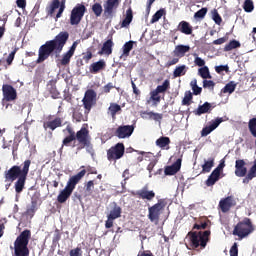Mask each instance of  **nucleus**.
<instances>
[{
  "mask_svg": "<svg viewBox=\"0 0 256 256\" xmlns=\"http://www.w3.org/2000/svg\"><path fill=\"white\" fill-rule=\"evenodd\" d=\"M67 131L68 135L63 139L61 149L64 147H76V151H81L82 149H93L91 144V136L89 135V129L82 127L79 131L75 132L71 125H67L63 133Z\"/></svg>",
  "mask_w": 256,
  "mask_h": 256,
  "instance_id": "1",
  "label": "nucleus"
},
{
  "mask_svg": "<svg viewBox=\"0 0 256 256\" xmlns=\"http://www.w3.org/2000/svg\"><path fill=\"white\" fill-rule=\"evenodd\" d=\"M67 41H69V32L67 31H62L58 33L53 40L46 41L38 50L36 63L39 64L47 61V58L51 57V55L59 57L63 51V47L67 45Z\"/></svg>",
  "mask_w": 256,
  "mask_h": 256,
  "instance_id": "2",
  "label": "nucleus"
},
{
  "mask_svg": "<svg viewBox=\"0 0 256 256\" xmlns=\"http://www.w3.org/2000/svg\"><path fill=\"white\" fill-rule=\"evenodd\" d=\"M82 103L84 107V115L81 108H74L72 111V119L74 123H81L89 119V113H91V110L97 105V92L93 89L86 90Z\"/></svg>",
  "mask_w": 256,
  "mask_h": 256,
  "instance_id": "3",
  "label": "nucleus"
},
{
  "mask_svg": "<svg viewBox=\"0 0 256 256\" xmlns=\"http://www.w3.org/2000/svg\"><path fill=\"white\" fill-rule=\"evenodd\" d=\"M211 237V230L205 231H190L187 234L188 239L187 249L192 251H203L207 247Z\"/></svg>",
  "mask_w": 256,
  "mask_h": 256,
  "instance_id": "4",
  "label": "nucleus"
},
{
  "mask_svg": "<svg viewBox=\"0 0 256 256\" xmlns=\"http://www.w3.org/2000/svg\"><path fill=\"white\" fill-rule=\"evenodd\" d=\"M85 169L78 172L76 175L69 178L65 188L60 191V193L57 196L58 203H66L69 197L73 195V191H75V187H77V184L79 181H81L82 178L85 177Z\"/></svg>",
  "mask_w": 256,
  "mask_h": 256,
  "instance_id": "5",
  "label": "nucleus"
},
{
  "mask_svg": "<svg viewBox=\"0 0 256 256\" xmlns=\"http://www.w3.org/2000/svg\"><path fill=\"white\" fill-rule=\"evenodd\" d=\"M245 165H247L245 163V160L243 159L236 160L235 175L236 177H245L243 179V183L245 185H248V183L250 181H253V179H255L256 177V159L254 160L253 165L249 169L248 173H247V167H245Z\"/></svg>",
  "mask_w": 256,
  "mask_h": 256,
  "instance_id": "6",
  "label": "nucleus"
},
{
  "mask_svg": "<svg viewBox=\"0 0 256 256\" xmlns=\"http://www.w3.org/2000/svg\"><path fill=\"white\" fill-rule=\"evenodd\" d=\"M31 239V230H24L14 242V256H29V240Z\"/></svg>",
  "mask_w": 256,
  "mask_h": 256,
  "instance_id": "7",
  "label": "nucleus"
},
{
  "mask_svg": "<svg viewBox=\"0 0 256 256\" xmlns=\"http://www.w3.org/2000/svg\"><path fill=\"white\" fill-rule=\"evenodd\" d=\"M29 167H31V160H25L22 168L18 165L12 166L9 170L4 172L5 181L13 183V181H17L20 177L29 175Z\"/></svg>",
  "mask_w": 256,
  "mask_h": 256,
  "instance_id": "8",
  "label": "nucleus"
},
{
  "mask_svg": "<svg viewBox=\"0 0 256 256\" xmlns=\"http://www.w3.org/2000/svg\"><path fill=\"white\" fill-rule=\"evenodd\" d=\"M253 231H255V225H253V221H251L250 218L246 217L236 224L232 235L239 237V239H245V237H249Z\"/></svg>",
  "mask_w": 256,
  "mask_h": 256,
  "instance_id": "9",
  "label": "nucleus"
},
{
  "mask_svg": "<svg viewBox=\"0 0 256 256\" xmlns=\"http://www.w3.org/2000/svg\"><path fill=\"white\" fill-rule=\"evenodd\" d=\"M165 207H167V202L160 199L156 204L148 208V219L151 223H159V219H161V214L165 211Z\"/></svg>",
  "mask_w": 256,
  "mask_h": 256,
  "instance_id": "10",
  "label": "nucleus"
},
{
  "mask_svg": "<svg viewBox=\"0 0 256 256\" xmlns=\"http://www.w3.org/2000/svg\"><path fill=\"white\" fill-rule=\"evenodd\" d=\"M125 155V144L119 142L107 150L108 161H119Z\"/></svg>",
  "mask_w": 256,
  "mask_h": 256,
  "instance_id": "11",
  "label": "nucleus"
},
{
  "mask_svg": "<svg viewBox=\"0 0 256 256\" xmlns=\"http://www.w3.org/2000/svg\"><path fill=\"white\" fill-rule=\"evenodd\" d=\"M87 12V7L83 4H77L71 11L70 24L79 25Z\"/></svg>",
  "mask_w": 256,
  "mask_h": 256,
  "instance_id": "12",
  "label": "nucleus"
},
{
  "mask_svg": "<svg viewBox=\"0 0 256 256\" xmlns=\"http://www.w3.org/2000/svg\"><path fill=\"white\" fill-rule=\"evenodd\" d=\"M119 5H121V0H107L104 3V17L106 19H113V15L117 13Z\"/></svg>",
  "mask_w": 256,
  "mask_h": 256,
  "instance_id": "13",
  "label": "nucleus"
},
{
  "mask_svg": "<svg viewBox=\"0 0 256 256\" xmlns=\"http://www.w3.org/2000/svg\"><path fill=\"white\" fill-rule=\"evenodd\" d=\"M135 131V126L133 125H121L118 126L114 132L115 137L118 139H129Z\"/></svg>",
  "mask_w": 256,
  "mask_h": 256,
  "instance_id": "14",
  "label": "nucleus"
},
{
  "mask_svg": "<svg viewBox=\"0 0 256 256\" xmlns=\"http://www.w3.org/2000/svg\"><path fill=\"white\" fill-rule=\"evenodd\" d=\"M132 195L138 199H143V201H153L155 191L149 190V186L146 185L142 189L132 192Z\"/></svg>",
  "mask_w": 256,
  "mask_h": 256,
  "instance_id": "15",
  "label": "nucleus"
},
{
  "mask_svg": "<svg viewBox=\"0 0 256 256\" xmlns=\"http://www.w3.org/2000/svg\"><path fill=\"white\" fill-rule=\"evenodd\" d=\"M58 10V13L56 14V19H59L63 15V11H65V0H62L61 2L59 0H52L50 4V9L48 11L49 15H53L55 13V10Z\"/></svg>",
  "mask_w": 256,
  "mask_h": 256,
  "instance_id": "16",
  "label": "nucleus"
},
{
  "mask_svg": "<svg viewBox=\"0 0 256 256\" xmlns=\"http://www.w3.org/2000/svg\"><path fill=\"white\" fill-rule=\"evenodd\" d=\"M58 10V13L56 14V19H59L63 15V11H65V0H62L61 2L59 0H52L50 4V9L48 11L49 15H53L55 13V10Z\"/></svg>",
  "mask_w": 256,
  "mask_h": 256,
  "instance_id": "17",
  "label": "nucleus"
},
{
  "mask_svg": "<svg viewBox=\"0 0 256 256\" xmlns=\"http://www.w3.org/2000/svg\"><path fill=\"white\" fill-rule=\"evenodd\" d=\"M235 205H237V201L233 196L223 198L219 202V207L222 213H229V211H231V207H235Z\"/></svg>",
  "mask_w": 256,
  "mask_h": 256,
  "instance_id": "18",
  "label": "nucleus"
},
{
  "mask_svg": "<svg viewBox=\"0 0 256 256\" xmlns=\"http://www.w3.org/2000/svg\"><path fill=\"white\" fill-rule=\"evenodd\" d=\"M2 93L5 101H15L17 99V90L12 85L4 84L2 86Z\"/></svg>",
  "mask_w": 256,
  "mask_h": 256,
  "instance_id": "19",
  "label": "nucleus"
},
{
  "mask_svg": "<svg viewBox=\"0 0 256 256\" xmlns=\"http://www.w3.org/2000/svg\"><path fill=\"white\" fill-rule=\"evenodd\" d=\"M221 123H223V118L218 117L215 120H212L210 125L201 130V137H207V135L213 133V131H215V129H217Z\"/></svg>",
  "mask_w": 256,
  "mask_h": 256,
  "instance_id": "20",
  "label": "nucleus"
},
{
  "mask_svg": "<svg viewBox=\"0 0 256 256\" xmlns=\"http://www.w3.org/2000/svg\"><path fill=\"white\" fill-rule=\"evenodd\" d=\"M181 158H178L171 166H166L164 173L165 175H177L181 171Z\"/></svg>",
  "mask_w": 256,
  "mask_h": 256,
  "instance_id": "21",
  "label": "nucleus"
},
{
  "mask_svg": "<svg viewBox=\"0 0 256 256\" xmlns=\"http://www.w3.org/2000/svg\"><path fill=\"white\" fill-rule=\"evenodd\" d=\"M115 46V43L113 42V38H110L106 40L101 50L98 52V55H111L113 53V47Z\"/></svg>",
  "mask_w": 256,
  "mask_h": 256,
  "instance_id": "22",
  "label": "nucleus"
},
{
  "mask_svg": "<svg viewBox=\"0 0 256 256\" xmlns=\"http://www.w3.org/2000/svg\"><path fill=\"white\" fill-rule=\"evenodd\" d=\"M63 125V120H61L60 117H56L54 120L46 121L43 123V127L45 131L47 129H50L51 131H55L58 127H62Z\"/></svg>",
  "mask_w": 256,
  "mask_h": 256,
  "instance_id": "23",
  "label": "nucleus"
},
{
  "mask_svg": "<svg viewBox=\"0 0 256 256\" xmlns=\"http://www.w3.org/2000/svg\"><path fill=\"white\" fill-rule=\"evenodd\" d=\"M155 144L156 147H159V149H162V151H169V149H171L169 146L171 145V138L162 136L156 140Z\"/></svg>",
  "mask_w": 256,
  "mask_h": 256,
  "instance_id": "24",
  "label": "nucleus"
},
{
  "mask_svg": "<svg viewBox=\"0 0 256 256\" xmlns=\"http://www.w3.org/2000/svg\"><path fill=\"white\" fill-rule=\"evenodd\" d=\"M177 31L184 35H193V26L187 21H181L177 26Z\"/></svg>",
  "mask_w": 256,
  "mask_h": 256,
  "instance_id": "25",
  "label": "nucleus"
},
{
  "mask_svg": "<svg viewBox=\"0 0 256 256\" xmlns=\"http://www.w3.org/2000/svg\"><path fill=\"white\" fill-rule=\"evenodd\" d=\"M47 91L50 93L52 99H61V93L57 90V84L51 80L47 84Z\"/></svg>",
  "mask_w": 256,
  "mask_h": 256,
  "instance_id": "26",
  "label": "nucleus"
},
{
  "mask_svg": "<svg viewBox=\"0 0 256 256\" xmlns=\"http://www.w3.org/2000/svg\"><path fill=\"white\" fill-rule=\"evenodd\" d=\"M106 67L107 63H105V60H99L90 65L89 71L95 75L99 73V71H103Z\"/></svg>",
  "mask_w": 256,
  "mask_h": 256,
  "instance_id": "27",
  "label": "nucleus"
},
{
  "mask_svg": "<svg viewBox=\"0 0 256 256\" xmlns=\"http://www.w3.org/2000/svg\"><path fill=\"white\" fill-rule=\"evenodd\" d=\"M2 149H11L13 157H17V151L19 150V142L15 140L4 142L2 145Z\"/></svg>",
  "mask_w": 256,
  "mask_h": 256,
  "instance_id": "28",
  "label": "nucleus"
},
{
  "mask_svg": "<svg viewBox=\"0 0 256 256\" xmlns=\"http://www.w3.org/2000/svg\"><path fill=\"white\" fill-rule=\"evenodd\" d=\"M221 179V174L216 170H213L212 173L208 176V179L205 181L207 187H213L217 181Z\"/></svg>",
  "mask_w": 256,
  "mask_h": 256,
  "instance_id": "29",
  "label": "nucleus"
},
{
  "mask_svg": "<svg viewBox=\"0 0 256 256\" xmlns=\"http://www.w3.org/2000/svg\"><path fill=\"white\" fill-rule=\"evenodd\" d=\"M135 42L133 41H128L126 42L123 47H122V54L120 56V59H124V61L127 59V57H129L131 51H133V44Z\"/></svg>",
  "mask_w": 256,
  "mask_h": 256,
  "instance_id": "30",
  "label": "nucleus"
},
{
  "mask_svg": "<svg viewBox=\"0 0 256 256\" xmlns=\"http://www.w3.org/2000/svg\"><path fill=\"white\" fill-rule=\"evenodd\" d=\"M27 182V176H22L17 179L14 184V189L16 193H23V189H25V183Z\"/></svg>",
  "mask_w": 256,
  "mask_h": 256,
  "instance_id": "31",
  "label": "nucleus"
},
{
  "mask_svg": "<svg viewBox=\"0 0 256 256\" xmlns=\"http://www.w3.org/2000/svg\"><path fill=\"white\" fill-rule=\"evenodd\" d=\"M191 47L187 45H177L174 49V55L176 57H185V53H189Z\"/></svg>",
  "mask_w": 256,
  "mask_h": 256,
  "instance_id": "32",
  "label": "nucleus"
},
{
  "mask_svg": "<svg viewBox=\"0 0 256 256\" xmlns=\"http://www.w3.org/2000/svg\"><path fill=\"white\" fill-rule=\"evenodd\" d=\"M121 213H122L121 206L117 205V203L114 202L113 208L107 217H109L110 219H114V220L119 219V217H121Z\"/></svg>",
  "mask_w": 256,
  "mask_h": 256,
  "instance_id": "33",
  "label": "nucleus"
},
{
  "mask_svg": "<svg viewBox=\"0 0 256 256\" xmlns=\"http://www.w3.org/2000/svg\"><path fill=\"white\" fill-rule=\"evenodd\" d=\"M121 111V105L117 103H110L108 113L111 115L112 119H117V113H121Z\"/></svg>",
  "mask_w": 256,
  "mask_h": 256,
  "instance_id": "34",
  "label": "nucleus"
},
{
  "mask_svg": "<svg viewBox=\"0 0 256 256\" xmlns=\"http://www.w3.org/2000/svg\"><path fill=\"white\" fill-rule=\"evenodd\" d=\"M215 167V158H208L202 165L201 173H211V169Z\"/></svg>",
  "mask_w": 256,
  "mask_h": 256,
  "instance_id": "35",
  "label": "nucleus"
},
{
  "mask_svg": "<svg viewBox=\"0 0 256 256\" xmlns=\"http://www.w3.org/2000/svg\"><path fill=\"white\" fill-rule=\"evenodd\" d=\"M132 21H133V9L128 8L126 10V16L121 23V27H129V25H131Z\"/></svg>",
  "mask_w": 256,
  "mask_h": 256,
  "instance_id": "36",
  "label": "nucleus"
},
{
  "mask_svg": "<svg viewBox=\"0 0 256 256\" xmlns=\"http://www.w3.org/2000/svg\"><path fill=\"white\" fill-rule=\"evenodd\" d=\"M211 111V103L205 102L203 105H200L197 110H194V114L203 115Z\"/></svg>",
  "mask_w": 256,
  "mask_h": 256,
  "instance_id": "37",
  "label": "nucleus"
},
{
  "mask_svg": "<svg viewBox=\"0 0 256 256\" xmlns=\"http://www.w3.org/2000/svg\"><path fill=\"white\" fill-rule=\"evenodd\" d=\"M187 69L189 68H187L186 65L176 67L173 71V78L177 79V77H183V75H186Z\"/></svg>",
  "mask_w": 256,
  "mask_h": 256,
  "instance_id": "38",
  "label": "nucleus"
},
{
  "mask_svg": "<svg viewBox=\"0 0 256 256\" xmlns=\"http://www.w3.org/2000/svg\"><path fill=\"white\" fill-rule=\"evenodd\" d=\"M198 75L204 80L205 79H212L211 72L209 71L208 66H203L202 68H199L198 69Z\"/></svg>",
  "mask_w": 256,
  "mask_h": 256,
  "instance_id": "39",
  "label": "nucleus"
},
{
  "mask_svg": "<svg viewBox=\"0 0 256 256\" xmlns=\"http://www.w3.org/2000/svg\"><path fill=\"white\" fill-rule=\"evenodd\" d=\"M171 87V82L169 81V79H166L162 85H158L156 87V91L159 93H165V91H167V89H170Z\"/></svg>",
  "mask_w": 256,
  "mask_h": 256,
  "instance_id": "40",
  "label": "nucleus"
},
{
  "mask_svg": "<svg viewBox=\"0 0 256 256\" xmlns=\"http://www.w3.org/2000/svg\"><path fill=\"white\" fill-rule=\"evenodd\" d=\"M241 43L237 40H231L224 48V51H233V49H239Z\"/></svg>",
  "mask_w": 256,
  "mask_h": 256,
  "instance_id": "41",
  "label": "nucleus"
},
{
  "mask_svg": "<svg viewBox=\"0 0 256 256\" xmlns=\"http://www.w3.org/2000/svg\"><path fill=\"white\" fill-rule=\"evenodd\" d=\"M192 101H193V93H191V91H186L184 94V98L182 100V105H186L187 107H189Z\"/></svg>",
  "mask_w": 256,
  "mask_h": 256,
  "instance_id": "42",
  "label": "nucleus"
},
{
  "mask_svg": "<svg viewBox=\"0 0 256 256\" xmlns=\"http://www.w3.org/2000/svg\"><path fill=\"white\" fill-rule=\"evenodd\" d=\"M236 88H237V83H235L234 81H231L225 85V87L222 89V92L231 94V93H234Z\"/></svg>",
  "mask_w": 256,
  "mask_h": 256,
  "instance_id": "43",
  "label": "nucleus"
},
{
  "mask_svg": "<svg viewBox=\"0 0 256 256\" xmlns=\"http://www.w3.org/2000/svg\"><path fill=\"white\" fill-rule=\"evenodd\" d=\"M192 91H193V95H201L203 88L199 87V85H197V79H194L191 81L190 83Z\"/></svg>",
  "mask_w": 256,
  "mask_h": 256,
  "instance_id": "44",
  "label": "nucleus"
},
{
  "mask_svg": "<svg viewBox=\"0 0 256 256\" xmlns=\"http://www.w3.org/2000/svg\"><path fill=\"white\" fill-rule=\"evenodd\" d=\"M149 101H153L154 105H157L158 103H161V96L159 95V92L156 90H152L150 92V99Z\"/></svg>",
  "mask_w": 256,
  "mask_h": 256,
  "instance_id": "45",
  "label": "nucleus"
},
{
  "mask_svg": "<svg viewBox=\"0 0 256 256\" xmlns=\"http://www.w3.org/2000/svg\"><path fill=\"white\" fill-rule=\"evenodd\" d=\"M71 57H73V54L71 52L67 51L62 55V59L60 60L61 65H69L71 63Z\"/></svg>",
  "mask_w": 256,
  "mask_h": 256,
  "instance_id": "46",
  "label": "nucleus"
},
{
  "mask_svg": "<svg viewBox=\"0 0 256 256\" xmlns=\"http://www.w3.org/2000/svg\"><path fill=\"white\" fill-rule=\"evenodd\" d=\"M243 9L246 13H251L253 9H255V5L253 4V0H245Z\"/></svg>",
  "mask_w": 256,
  "mask_h": 256,
  "instance_id": "47",
  "label": "nucleus"
},
{
  "mask_svg": "<svg viewBox=\"0 0 256 256\" xmlns=\"http://www.w3.org/2000/svg\"><path fill=\"white\" fill-rule=\"evenodd\" d=\"M92 11L96 17H101V14L103 13V6H101L100 3H95L92 6Z\"/></svg>",
  "mask_w": 256,
  "mask_h": 256,
  "instance_id": "48",
  "label": "nucleus"
},
{
  "mask_svg": "<svg viewBox=\"0 0 256 256\" xmlns=\"http://www.w3.org/2000/svg\"><path fill=\"white\" fill-rule=\"evenodd\" d=\"M209 223H211V221L206 220V221H200V223H196L193 226V229H197V231H201V229H207V227H209Z\"/></svg>",
  "mask_w": 256,
  "mask_h": 256,
  "instance_id": "49",
  "label": "nucleus"
},
{
  "mask_svg": "<svg viewBox=\"0 0 256 256\" xmlns=\"http://www.w3.org/2000/svg\"><path fill=\"white\" fill-rule=\"evenodd\" d=\"M35 211H37V200H32L31 207L27 209L26 213L30 217H33V215H35Z\"/></svg>",
  "mask_w": 256,
  "mask_h": 256,
  "instance_id": "50",
  "label": "nucleus"
},
{
  "mask_svg": "<svg viewBox=\"0 0 256 256\" xmlns=\"http://www.w3.org/2000/svg\"><path fill=\"white\" fill-rule=\"evenodd\" d=\"M94 189H95V182L93 180L88 181L85 185V191L87 192V195H91Z\"/></svg>",
  "mask_w": 256,
  "mask_h": 256,
  "instance_id": "51",
  "label": "nucleus"
},
{
  "mask_svg": "<svg viewBox=\"0 0 256 256\" xmlns=\"http://www.w3.org/2000/svg\"><path fill=\"white\" fill-rule=\"evenodd\" d=\"M205 15H207V8H201L194 14V19H205Z\"/></svg>",
  "mask_w": 256,
  "mask_h": 256,
  "instance_id": "52",
  "label": "nucleus"
},
{
  "mask_svg": "<svg viewBox=\"0 0 256 256\" xmlns=\"http://www.w3.org/2000/svg\"><path fill=\"white\" fill-rule=\"evenodd\" d=\"M165 13V10L160 9L158 10L151 19V23H157V21H159V19H161V17H163V14Z\"/></svg>",
  "mask_w": 256,
  "mask_h": 256,
  "instance_id": "53",
  "label": "nucleus"
},
{
  "mask_svg": "<svg viewBox=\"0 0 256 256\" xmlns=\"http://www.w3.org/2000/svg\"><path fill=\"white\" fill-rule=\"evenodd\" d=\"M147 115L150 119H153L154 121L161 122V120L163 119V114H159L156 112H148Z\"/></svg>",
  "mask_w": 256,
  "mask_h": 256,
  "instance_id": "54",
  "label": "nucleus"
},
{
  "mask_svg": "<svg viewBox=\"0 0 256 256\" xmlns=\"http://www.w3.org/2000/svg\"><path fill=\"white\" fill-rule=\"evenodd\" d=\"M212 19L216 23V25H221V23H223V18H221V15H219V12H217V10H214Z\"/></svg>",
  "mask_w": 256,
  "mask_h": 256,
  "instance_id": "55",
  "label": "nucleus"
},
{
  "mask_svg": "<svg viewBox=\"0 0 256 256\" xmlns=\"http://www.w3.org/2000/svg\"><path fill=\"white\" fill-rule=\"evenodd\" d=\"M203 88L204 89H215V82L213 80H203Z\"/></svg>",
  "mask_w": 256,
  "mask_h": 256,
  "instance_id": "56",
  "label": "nucleus"
},
{
  "mask_svg": "<svg viewBox=\"0 0 256 256\" xmlns=\"http://www.w3.org/2000/svg\"><path fill=\"white\" fill-rule=\"evenodd\" d=\"M195 55V59H194V64L196 65V67H205V61L203 60V58L197 56V54Z\"/></svg>",
  "mask_w": 256,
  "mask_h": 256,
  "instance_id": "57",
  "label": "nucleus"
},
{
  "mask_svg": "<svg viewBox=\"0 0 256 256\" xmlns=\"http://www.w3.org/2000/svg\"><path fill=\"white\" fill-rule=\"evenodd\" d=\"M216 73L221 75L222 71H225L226 73H229V66L228 65H220L215 67Z\"/></svg>",
  "mask_w": 256,
  "mask_h": 256,
  "instance_id": "58",
  "label": "nucleus"
},
{
  "mask_svg": "<svg viewBox=\"0 0 256 256\" xmlns=\"http://www.w3.org/2000/svg\"><path fill=\"white\" fill-rule=\"evenodd\" d=\"M230 256H239V248L237 247V243H234L230 248Z\"/></svg>",
  "mask_w": 256,
  "mask_h": 256,
  "instance_id": "59",
  "label": "nucleus"
},
{
  "mask_svg": "<svg viewBox=\"0 0 256 256\" xmlns=\"http://www.w3.org/2000/svg\"><path fill=\"white\" fill-rule=\"evenodd\" d=\"M53 243H59V241H61V231H59V229H56L54 231V236H53Z\"/></svg>",
  "mask_w": 256,
  "mask_h": 256,
  "instance_id": "60",
  "label": "nucleus"
},
{
  "mask_svg": "<svg viewBox=\"0 0 256 256\" xmlns=\"http://www.w3.org/2000/svg\"><path fill=\"white\" fill-rule=\"evenodd\" d=\"M111 89H115V85L113 83L109 82L103 87V93H111Z\"/></svg>",
  "mask_w": 256,
  "mask_h": 256,
  "instance_id": "61",
  "label": "nucleus"
},
{
  "mask_svg": "<svg viewBox=\"0 0 256 256\" xmlns=\"http://www.w3.org/2000/svg\"><path fill=\"white\" fill-rule=\"evenodd\" d=\"M223 169H225V160H221L219 165L214 169V171L218 173H223Z\"/></svg>",
  "mask_w": 256,
  "mask_h": 256,
  "instance_id": "62",
  "label": "nucleus"
},
{
  "mask_svg": "<svg viewBox=\"0 0 256 256\" xmlns=\"http://www.w3.org/2000/svg\"><path fill=\"white\" fill-rule=\"evenodd\" d=\"M70 256H81V248L72 249L70 251Z\"/></svg>",
  "mask_w": 256,
  "mask_h": 256,
  "instance_id": "63",
  "label": "nucleus"
},
{
  "mask_svg": "<svg viewBox=\"0 0 256 256\" xmlns=\"http://www.w3.org/2000/svg\"><path fill=\"white\" fill-rule=\"evenodd\" d=\"M137 256H154L150 250L140 251Z\"/></svg>",
  "mask_w": 256,
  "mask_h": 256,
  "instance_id": "64",
  "label": "nucleus"
}]
</instances>
